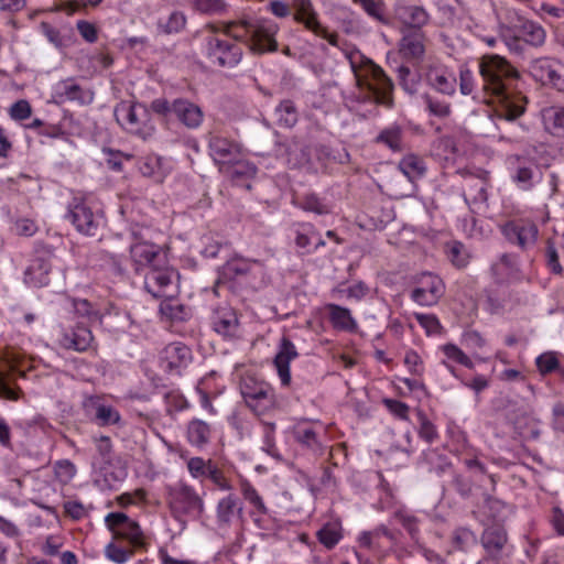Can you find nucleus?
I'll list each match as a JSON object with an SVG mask.
<instances>
[{"instance_id":"59","label":"nucleus","mask_w":564,"mask_h":564,"mask_svg":"<svg viewBox=\"0 0 564 564\" xmlns=\"http://www.w3.org/2000/svg\"><path fill=\"white\" fill-rule=\"evenodd\" d=\"M397 73H398V80H399L400 85L402 86V88L405 91L413 94L416 90V83L412 76L410 68L405 65H401L398 68Z\"/></svg>"},{"instance_id":"35","label":"nucleus","mask_w":564,"mask_h":564,"mask_svg":"<svg viewBox=\"0 0 564 564\" xmlns=\"http://www.w3.org/2000/svg\"><path fill=\"white\" fill-rule=\"evenodd\" d=\"M399 170L410 181H414L424 175L426 171L423 159L415 154H408L399 162Z\"/></svg>"},{"instance_id":"56","label":"nucleus","mask_w":564,"mask_h":564,"mask_svg":"<svg viewBox=\"0 0 564 564\" xmlns=\"http://www.w3.org/2000/svg\"><path fill=\"white\" fill-rule=\"evenodd\" d=\"M193 3L197 11L206 14L220 13L225 10L223 0H194Z\"/></svg>"},{"instance_id":"54","label":"nucleus","mask_w":564,"mask_h":564,"mask_svg":"<svg viewBox=\"0 0 564 564\" xmlns=\"http://www.w3.org/2000/svg\"><path fill=\"white\" fill-rule=\"evenodd\" d=\"M335 293L344 294L348 300L360 301L369 292V288L364 282H357L347 289H336Z\"/></svg>"},{"instance_id":"2","label":"nucleus","mask_w":564,"mask_h":564,"mask_svg":"<svg viewBox=\"0 0 564 564\" xmlns=\"http://www.w3.org/2000/svg\"><path fill=\"white\" fill-rule=\"evenodd\" d=\"M344 54L355 76L357 100L391 108L393 83L384 70L356 48L344 50Z\"/></svg>"},{"instance_id":"49","label":"nucleus","mask_w":564,"mask_h":564,"mask_svg":"<svg viewBox=\"0 0 564 564\" xmlns=\"http://www.w3.org/2000/svg\"><path fill=\"white\" fill-rule=\"evenodd\" d=\"M213 465L212 460H205L202 457H192L187 462V469L194 478H200L208 475Z\"/></svg>"},{"instance_id":"24","label":"nucleus","mask_w":564,"mask_h":564,"mask_svg":"<svg viewBox=\"0 0 564 564\" xmlns=\"http://www.w3.org/2000/svg\"><path fill=\"white\" fill-rule=\"evenodd\" d=\"M426 82L430 87L445 96H453L456 93V77L446 68H429L426 73Z\"/></svg>"},{"instance_id":"36","label":"nucleus","mask_w":564,"mask_h":564,"mask_svg":"<svg viewBox=\"0 0 564 564\" xmlns=\"http://www.w3.org/2000/svg\"><path fill=\"white\" fill-rule=\"evenodd\" d=\"M375 141L394 152H400L402 151V129L398 124L387 127L376 137Z\"/></svg>"},{"instance_id":"38","label":"nucleus","mask_w":564,"mask_h":564,"mask_svg":"<svg viewBox=\"0 0 564 564\" xmlns=\"http://www.w3.org/2000/svg\"><path fill=\"white\" fill-rule=\"evenodd\" d=\"M139 170L143 176L151 177L156 182H162L165 172L162 167V159L158 155H148L139 163Z\"/></svg>"},{"instance_id":"32","label":"nucleus","mask_w":564,"mask_h":564,"mask_svg":"<svg viewBox=\"0 0 564 564\" xmlns=\"http://www.w3.org/2000/svg\"><path fill=\"white\" fill-rule=\"evenodd\" d=\"M161 313L172 321H186L191 316V308L182 304L171 295L165 297L160 304Z\"/></svg>"},{"instance_id":"31","label":"nucleus","mask_w":564,"mask_h":564,"mask_svg":"<svg viewBox=\"0 0 564 564\" xmlns=\"http://www.w3.org/2000/svg\"><path fill=\"white\" fill-rule=\"evenodd\" d=\"M543 124L551 134L564 138V107L552 106L542 110Z\"/></svg>"},{"instance_id":"21","label":"nucleus","mask_w":564,"mask_h":564,"mask_svg":"<svg viewBox=\"0 0 564 564\" xmlns=\"http://www.w3.org/2000/svg\"><path fill=\"white\" fill-rule=\"evenodd\" d=\"M397 21L401 24L400 31L408 30H422L429 22V13L419 6L399 4L394 9Z\"/></svg>"},{"instance_id":"41","label":"nucleus","mask_w":564,"mask_h":564,"mask_svg":"<svg viewBox=\"0 0 564 564\" xmlns=\"http://www.w3.org/2000/svg\"><path fill=\"white\" fill-rule=\"evenodd\" d=\"M295 440L308 447L310 449L317 452L321 449V443L317 440L315 431L310 426L299 425L294 430Z\"/></svg>"},{"instance_id":"53","label":"nucleus","mask_w":564,"mask_h":564,"mask_svg":"<svg viewBox=\"0 0 564 564\" xmlns=\"http://www.w3.org/2000/svg\"><path fill=\"white\" fill-rule=\"evenodd\" d=\"M453 543L456 549L465 551L470 545L476 544V536L468 529H457L453 534Z\"/></svg>"},{"instance_id":"48","label":"nucleus","mask_w":564,"mask_h":564,"mask_svg":"<svg viewBox=\"0 0 564 564\" xmlns=\"http://www.w3.org/2000/svg\"><path fill=\"white\" fill-rule=\"evenodd\" d=\"M448 257H449L452 263L457 268L466 267L468 263V260H469V254H468L466 248L464 247L463 243L457 242V241L453 242L449 246Z\"/></svg>"},{"instance_id":"61","label":"nucleus","mask_w":564,"mask_h":564,"mask_svg":"<svg viewBox=\"0 0 564 564\" xmlns=\"http://www.w3.org/2000/svg\"><path fill=\"white\" fill-rule=\"evenodd\" d=\"M415 319L419 324L426 329L429 334L440 333L442 326L435 315L432 314H415Z\"/></svg>"},{"instance_id":"9","label":"nucleus","mask_w":564,"mask_h":564,"mask_svg":"<svg viewBox=\"0 0 564 564\" xmlns=\"http://www.w3.org/2000/svg\"><path fill=\"white\" fill-rule=\"evenodd\" d=\"M106 523L115 539L127 540L134 547L144 545L140 525L126 513L111 512L106 517Z\"/></svg>"},{"instance_id":"23","label":"nucleus","mask_w":564,"mask_h":564,"mask_svg":"<svg viewBox=\"0 0 564 564\" xmlns=\"http://www.w3.org/2000/svg\"><path fill=\"white\" fill-rule=\"evenodd\" d=\"M242 516V503L232 494L221 498L216 507L217 525L220 529L229 528L236 519Z\"/></svg>"},{"instance_id":"62","label":"nucleus","mask_w":564,"mask_h":564,"mask_svg":"<svg viewBox=\"0 0 564 564\" xmlns=\"http://www.w3.org/2000/svg\"><path fill=\"white\" fill-rule=\"evenodd\" d=\"M420 436L425 440L427 443H432L434 440L437 438V431L434 424L427 420V417L423 414H420Z\"/></svg>"},{"instance_id":"26","label":"nucleus","mask_w":564,"mask_h":564,"mask_svg":"<svg viewBox=\"0 0 564 564\" xmlns=\"http://www.w3.org/2000/svg\"><path fill=\"white\" fill-rule=\"evenodd\" d=\"M510 166L514 169L512 180L518 186L524 191H528L533 185L535 169L534 164L520 158L519 155H512L508 159Z\"/></svg>"},{"instance_id":"13","label":"nucleus","mask_w":564,"mask_h":564,"mask_svg":"<svg viewBox=\"0 0 564 564\" xmlns=\"http://www.w3.org/2000/svg\"><path fill=\"white\" fill-rule=\"evenodd\" d=\"M398 43L400 56L413 65L420 64L425 55V34L422 30H401Z\"/></svg>"},{"instance_id":"37","label":"nucleus","mask_w":564,"mask_h":564,"mask_svg":"<svg viewBox=\"0 0 564 564\" xmlns=\"http://www.w3.org/2000/svg\"><path fill=\"white\" fill-rule=\"evenodd\" d=\"M272 390L273 389L269 384L264 382H258L250 377L245 378L240 384V391L246 404L254 401L257 398L262 397Z\"/></svg>"},{"instance_id":"40","label":"nucleus","mask_w":564,"mask_h":564,"mask_svg":"<svg viewBox=\"0 0 564 564\" xmlns=\"http://www.w3.org/2000/svg\"><path fill=\"white\" fill-rule=\"evenodd\" d=\"M359 6L370 18L375 19L381 24H389V20L383 13V3L381 0H352Z\"/></svg>"},{"instance_id":"1","label":"nucleus","mask_w":564,"mask_h":564,"mask_svg":"<svg viewBox=\"0 0 564 564\" xmlns=\"http://www.w3.org/2000/svg\"><path fill=\"white\" fill-rule=\"evenodd\" d=\"M479 74L484 91L498 102L496 113L499 118L516 120L524 112L527 98L510 91L512 83L520 77L519 72L505 57L484 55L479 61Z\"/></svg>"},{"instance_id":"57","label":"nucleus","mask_w":564,"mask_h":564,"mask_svg":"<svg viewBox=\"0 0 564 564\" xmlns=\"http://www.w3.org/2000/svg\"><path fill=\"white\" fill-rule=\"evenodd\" d=\"M9 113L14 120H25L31 117L32 107L28 100L21 99L11 106Z\"/></svg>"},{"instance_id":"28","label":"nucleus","mask_w":564,"mask_h":564,"mask_svg":"<svg viewBox=\"0 0 564 564\" xmlns=\"http://www.w3.org/2000/svg\"><path fill=\"white\" fill-rule=\"evenodd\" d=\"M93 339L90 329L78 325L72 332L63 334L59 343L66 349L85 351L90 347Z\"/></svg>"},{"instance_id":"10","label":"nucleus","mask_w":564,"mask_h":564,"mask_svg":"<svg viewBox=\"0 0 564 564\" xmlns=\"http://www.w3.org/2000/svg\"><path fill=\"white\" fill-rule=\"evenodd\" d=\"M177 273L167 267H151L144 274V288L153 297H167L175 288Z\"/></svg>"},{"instance_id":"55","label":"nucleus","mask_w":564,"mask_h":564,"mask_svg":"<svg viewBox=\"0 0 564 564\" xmlns=\"http://www.w3.org/2000/svg\"><path fill=\"white\" fill-rule=\"evenodd\" d=\"M317 536L319 542L325 545L327 549L334 547L339 539L340 534L335 527L324 525L318 532Z\"/></svg>"},{"instance_id":"12","label":"nucleus","mask_w":564,"mask_h":564,"mask_svg":"<svg viewBox=\"0 0 564 564\" xmlns=\"http://www.w3.org/2000/svg\"><path fill=\"white\" fill-rule=\"evenodd\" d=\"M295 8L294 20L305 25L314 34L327 40L333 46H338V35L328 33L327 30L318 22L311 0H292Z\"/></svg>"},{"instance_id":"17","label":"nucleus","mask_w":564,"mask_h":564,"mask_svg":"<svg viewBox=\"0 0 564 564\" xmlns=\"http://www.w3.org/2000/svg\"><path fill=\"white\" fill-rule=\"evenodd\" d=\"M219 172L229 178L234 184L250 189L251 185L249 182L256 176L257 166L247 160L246 156H240L239 159L234 160L232 163L221 167Z\"/></svg>"},{"instance_id":"43","label":"nucleus","mask_w":564,"mask_h":564,"mask_svg":"<svg viewBox=\"0 0 564 564\" xmlns=\"http://www.w3.org/2000/svg\"><path fill=\"white\" fill-rule=\"evenodd\" d=\"M424 102L426 105L427 110L433 116H436L440 118H446L452 112L451 104H448L442 99H438L436 97H433L431 95L424 96Z\"/></svg>"},{"instance_id":"63","label":"nucleus","mask_w":564,"mask_h":564,"mask_svg":"<svg viewBox=\"0 0 564 564\" xmlns=\"http://www.w3.org/2000/svg\"><path fill=\"white\" fill-rule=\"evenodd\" d=\"M475 88L474 75L468 68H460L459 70V89L463 95L473 94Z\"/></svg>"},{"instance_id":"44","label":"nucleus","mask_w":564,"mask_h":564,"mask_svg":"<svg viewBox=\"0 0 564 564\" xmlns=\"http://www.w3.org/2000/svg\"><path fill=\"white\" fill-rule=\"evenodd\" d=\"M186 23V18L182 12L174 11L169 18L159 22V26L166 34L180 32Z\"/></svg>"},{"instance_id":"46","label":"nucleus","mask_w":564,"mask_h":564,"mask_svg":"<svg viewBox=\"0 0 564 564\" xmlns=\"http://www.w3.org/2000/svg\"><path fill=\"white\" fill-rule=\"evenodd\" d=\"M241 494L243 498L249 501L259 513L265 514L267 513V507L262 500V498L259 496L256 488L248 481H243L241 484Z\"/></svg>"},{"instance_id":"11","label":"nucleus","mask_w":564,"mask_h":564,"mask_svg":"<svg viewBox=\"0 0 564 564\" xmlns=\"http://www.w3.org/2000/svg\"><path fill=\"white\" fill-rule=\"evenodd\" d=\"M66 218L75 228L87 236H96L99 228V218L93 213L85 199L75 197L68 205Z\"/></svg>"},{"instance_id":"45","label":"nucleus","mask_w":564,"mask_h":564,"mask_svg":"<svg viewBox=\"0 0 564 564\" xmlns=\"http://www.w3.org/2000/svg\"><path fill=\"white\" fill-rule=\"evenodd\" d=\"M274 430L273 423H263V445L262 449L270 456L280 459L281 455L274 442Z\"/></svg>"},{"instance_id":"15","label":"nucleus","mask_w":564,"mask_h":564,"mask_svg":"<svg viewBox=\"0 0 564 564\" xmlns=\"http://www.w3.org/2000/svg\"><path fill=\"white\" fill-rule=\"evenodd\" d=\"M419 285L412 291L411 297L422 306H432L438 302L444 294L443 281L432 273H423Z\"/></svg>"},{"instance_id":"7","label":"nucleus","mask_w":564,"mask_h":564,"mask_svg":"<svg viewBox=\"0 0 564 564\" xmlns=\"http://www.w3.org/2000/svg\"><path fill=\"white\" fill-rule=\"evenodd\" d=\"M208 151L218 170L225 165L232 163L234 160L240 156H246L247 152L243 145L224 135L220 132H213L208 139Z\"/></svg>"},{"instance_id":"52","label":"nucleus","mask_w":564,"mask_h":564,"mask_svg":"<svg viewBox=\"0 0 564 564\" xmlns=\"http://www.w3.org/2000/svg\"><path fill=\"white\" fill-rule=\"evenodd\" d=\"M276 112L279 120L286 127H292L297 120L295 108L290 100L282 101L276 108Z\"/></svg>"},{"instance_id":"42","label":"nucleus","mask_w":564,"mask_h":564,"mask_svg":"<svg viewBox=\"0 0 564 564\" xmlns=\"http://www.w3.org/2000/svg\"><path fill=\"white\" fill-rule=\"evenodd\" d=\"M257 415L267 414L275 408V395L273 390L247 404Z\"/></svg>"},{"instance_id":"8","label":"nucleus","mask_w":564,"mask_h":564,"mask_svg":"<svg viewBox=\"0 0 564 564\" xmlns=\"http://www.w3.org/2000/svg\"><path fill=\"white\" fill-rule=\"evenodd\" d=\"M529 73L535 82L564 93V65L553 58L540 57L529 65Z\"/></svg>"},{"instance_id":"19","label":"nucleus","mask_w":564,"mask_h":564,"mask_svg":"<svg viewBox=\"0 0 564 564\" xmlns=\"http://www.w3.org/2000/svg\"><path fill=\"white\" fill-rule=\"evenodd\" d=\"M130 254L135 271L156 267L161 262L160 247L147 241H140L131 245Z\"/></svg>"},{"instance_id":"60","label":"nucleus","mask_w":564,"mask_h":564,"mask_svg":"<svg viewBox=\"0 0 564 564\" xmlns=\"http://www.w3.org/2000/svg\"><path fill=\"white\" fill-rule=\"evenodd\" d=\"M132 554L133 551L124 550L115 543H109L106 546V555L116 563H124Z\"/></svg>"},{"instance_id":"20","label":"nucleus","mask_w":564,"mask_h":564,"mask_svg":"<svg viewBox=\"0 0 564 564\" xmlns=\"http://www.w3.org/2000/svg\"><path fill=\"white\" fill-rule=\"evenodd\" d=\"M54 99L58 104L65 101H77L80 105L91 104L94 94L90 90L83 89L73 79L62 80L54 88Z\"/></svg>"},{"instance_id":"18","label":"nucleus","mask_w":564,"mask_h":564,"mask_svg":"<svg viewBox=\"0 0 564 564\" xmlns=\"http://www.w3.org/2000/svg\"><path fill=\"white\" fill-rule=\"evenodd\" d=\"M173 115L187 129H198L204 121V111L195 102L186 98L173 100Z\"/></svg>"},{"instance_id":"25","label":"nucleus","mask_w":564,"mask_h":564,"mask_svg":"<svg viewBox=\"0 0 564 564\" xmlns=\"http://www.w3.org/2000/svg\"><path fill=\"white\" fill-rule=\"evenodd\" d=\"M84 408L87 411L93 410L95 412V420L101 426L112 425L120 422L119 412L110 406L100 402L99 397L90 395L85 399Z\"/></svg>"},{"instance_id":"29","label":"nucleus","mask_w":564,"mask_h":564,"mask_svg":"<svg viewBox=\"0 0 564 564\" xmlns=\"http://www.w3.org/2000/svg\"><path fill=\"white\" fill-rule=\"evenodd\" d=\"M330 324L335 329L352 333L358 325L352 317L350 310L337 304H326L325 306Z\"/></svg>"},{"instance_id":"16","label":"nucleus","mask_w":564,"mask_h":564,"mask_svg":"<svg viewBox=\"0 0 564 564\" xmlns=\"http://www.w3.org/2000/svg\"><path fill=\"white\" fill-rule=\"evenodd\" d=\"M191 361V349L180 341L169 344L161 354V364L169 372L180 373Z\"/></svg>"},{"instance_id":"58","label":"nucleus","mask_w":564,"mask_h":564,"mask_svg":"<svg viewBox=\"0 0 564 564\" xmlns=\"http://www.w3.org/2000/svg\"><path fill=\"white\" fill-rule=\"evenodd\" d=\"M207 477L220 490L230 491L232 489L230 480L225 476L224 471L219 469L216 465H213V467L209 469Z\"/></svg>"},{"instance_id":"27","label":"nucleus","mask_w":564,"mask_h":564,"mask_svg":"<svg viewBox=\"0 0 564 564\" xmlns=\"http://www.w3.org/2000/svg\"><path fill=\"white\" fill-rule=\"evenodd\" d=\"M212 323L214 329L224 336H232L238 329L237 314L229 306L216 308L212 315Z\"/></svg>"},{"instance_id":"30","label":"nucleus","mask_w":564,"mask_h":564,"mask_svg":"<svg viewBox=\"0 0 564 564\" xmlns=\"http://www.w3.org/2000/svg\"><path fill=\"white\" fill-rule=\"evenodd\" d=\"M507 544V534L503 529L495 527L487 529L482 534V545L487 554L494 560H499Z\"/></svg>"},{"instance_id":"33","label":"nucleus","mask_w":564,"mask_h":564,"mask_svg":"<svg viewBox=\"0 0 564 564\" xmlns=\"http://www.w3.org/2000/svg\"><path fill=\"white\" fill-rule=\"evenodd\" d=\"M51 272V264L42 258H37L25 271L26 280L34 286H42L48 282V273Z\"/></svg>"},{"instance_id":"64","label":"nucleus","mask_w":564,"mask_h":564,"mask_svg":"<svg viewBox=\"0 0 564 564\" xmlns=\"http://www.w3.org/2000/svg\"><path fill=\"white\" fill-rule=\"evenodd\" d=\"M37 225L29 218L18 219L14 224V231L19 236L31 237L37 231Z\"/></svg>"},{"instance_id":"50","label":"nucleus","mask_w":564,"mask_h":564,"mask_svg":"<svg viewBox=\"0 0 564 564\" xmlns=\"http://www.w3.org/2000/svg\"><path fill=\"white\" fill-rule=\"evenodd\" d=\"M300 207L306 212H312L317 215L329 213L328 207L323 204L315 194L305 195L300 202Z\"/></svg>"},{"instance_id":"14","label":"nucleus","mask_w":564,"mask_h":564,"mask_svg":"<svg viewBox=\"0 0 564 564\" xmlns=\"http://www.w3.org/2000/svg\"><path fill=\"white\" fill-rule=\"evenodd\" d=\"M501 231L509 242L519 246L522 250L532 247L539 235L536 225L529 220L508 221L501 227Z\"/></svg>"},{"instance_id":"22","label":"nucleus","mask_w":564,"mask_h":564,"mask_svg":"<svg viewBox=\"0 0 564 564\" xmlns=\"http://www.w3.org/2000/svg\"><path fill=\"white\" fill-rule=\"evenodd\" d=\"M299 356L294 344L283 336L279 344V351L274 357V366L283 386L291 382L290 362Z\"/></svg>"},{"instance_id":"4","label":"nucleus","mask_w":564,"mask_h":564,"mask_svg":"<svg viewBox=\"0 0 564 564\" xmlns=\"http://www.w3.org/2000/svg\"><path fill=\"white\" fill-rule=\"evenodd\" d=\"M117 122L129 133L149 140L155 133L150 110L141 102L122 100L115 107Z\"/></svg>"},{"instance_id":"39","label":"nucleus","mask_w":564,"mask_h":564,"mask_svg":"<svg viewBox=\"0 0 564 564\" xmlns=\"http://www.w3.org/2000/svg\"><path fill=\"white\" fill-rule=\"evenodd\" d=\"M520 35L527 43L533 46H541L546 36L544 29L533 21H524L522 23Z\"/></svg>"},{"instance_id":"5","label":"nucleus","mask_w":564,"mask_h":564,"mask_svg":"<svg viewBox=\"0 0 564 564\" xmlns=\"http://www.w3.org/2000/svg\"><path fill=\"white\" fill-rule=\"evenodd\" d=\"M167 503L175 517L200 516L205 509L203 498L192 486L184 481L167 487Z\"/></svg>"},{"instance_id":"51","label":"nucleus","mask_w":564,"mask_h":564,"mask_svg":"<svg viewBox=\"0 0 564 564\" xmlns=\"http://www.w3.org/2000/svg\"><path fill=\"white\" fill-rule=\"evenodd\" d=\"M536 367L542 375H546L557 370L560 362L554 352H544L536 358Z\"/></svg>"},{"instance_id":"3","label":"nucleus","mask_w":564,"mask_h":564,"mask_svg":"<svg viewBox=\"0 0 564 564\" xmlns=\"http://www.w3.org/2000/svg\"><path fill=\"white\" fill-rule=\"evenodd\" d=\"M214 32L221 31L226 39L237 41H247L250 47L259 53L273 52L276 50V42L273 37L275 33L274 25H264L251 20L234 21L221 23L219 25H209Z\"/></svg>"},{"instance_id":"34","label":"nucleus","mask_w":564,"mask_h":564,"mask_svg":"<svg viewBox=\"0 0 564 564\" xmlns=\"http://www.w3.org/2000/svg\"><path fill=\"white\" fill-rule=\"evenodd\" d=\"M187 438L192 445L203 447L210 438L209 425L202 420L191 421L187 426Z\"/></svg>"},{"instance_id":"47","label":"nucleus","mask_w":564,"mask_h":564,"mask_svg":"<svg viewBox=\"0 0 564 564\" xmlns=\"http://www.w3.org/2000/svg\"><path fill=\"white\" fill-rule=\"evenodd\" d=\"M442 350L448 359L459 365H463L469 369L474 368V364L470 360V358L456 345L446 344L442 347Z\"/></svg>"},{"instance_id":"6","label":"nucleus","mask_w":564,"mask_h":564,"mask_svg":"<svg viewBox=\"0 0 564 564\" xmlns=\"http://www.w3.org/2000/svg\"><path fill=\"white\" fill-rule=\"evenodd\" d=\"M205 48L210 63L220 67H234L242 56L241 46L218 32L207 37Z\"/></svg>"}]
</instances>
